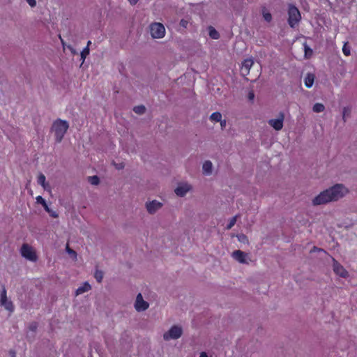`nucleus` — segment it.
Masks as SVG:
<instances>
[{
    "instance_id": "c85d7f7f",
    "label": "nucleus",
    "mask_w": 357,
    "mask_h": 357,
    "mask_svg": "<svg viewBox=\"0 0 357 357\" xmlns=\"http://www.w3.org/2000/svg\"><path fill=\"white\" fill-rule=\"evenodd\" d=\"M263 17H264V20L268 22H271L272 20L271 14L265 10H263Z\"/></svg>"
},
{
    "instance_id": "7ed1b4c3",
    "label": "nucleus",
    "mask_w": 357,
    "mask_h": 357,
    "mask_svg": "<svg viewBox=\"0 0 357 357\" xmlns=\"http://www.w3.org/2000/svg\"><path fill=\"white\" fill-rule=\"evenodd\" d=\"M301 20L299 10L294 5L289 4L288 7V24L291 28H295Z\"/></svg>"
},
{
    "instance_id": "a211bd4d",
    "label": "nucleus",
    "mask_w": 357,
    "mask_h": 357,
    "mask_svg": "<svg viewBox=\"0 0 357 357\" xmlns=\"http://www.w3.org/2000/svg\"><path fill=\"white\" fill-rule=\"evenodd\" d=\"M209 119L211 121L219 122L221 121L222 114L218 112H215L211 114Z\"/></svg>"
},
{
    "instance_id": "c756f323",
    "label": "nucleus",
    "mask_w": 357,
    "mask_h": 357,
    "mask_svg": "<svg viewBox=\"0 0 357 357\" xmlns=\"http://www.w3.org/2000/svg\"><path fill=\"white\" fill-rule=\"evenodd\" d=\"M304 50L305 56H307L308 55L310 56L312 54V49L310 47H308L306 44L304 45Z\"/></svg>"
},
{
    "instance_id": "e433bc0d",
    "label": "nucleus",
    "mask_w": 357,
    "mask_h": 357,
    "mask_svg": "<svg viewBox=\"0 0 357 357\" xmlns=\"http://www.w3.org/2000/svg\"><path fill=\"white\" fill-rule=\"evenodd\" d=\"M219 122L220 123L221 128L224 129L227 126V121L221 119V121Z\"/></svg>"
},
{
    "instance_id": "49530a36",
    "label": "nucleus",
    "mask_w": 357,
    "mask_h": 357,
    "mask_svg": "<svg viewBox=\"0 0 357 357\" xmlns=\"http://www.w3.org/2000/svg\"><path fill=\"white\" fill-rule=\"evenodd\" d=\"M91 44V42L90 40L88 41L86 47H89V45Z\"/></svg>"
},
{
    "instance_id": "4be33fe9",
    "label": "nucleus",
    "mask_w": 357,
    "mask_h": 357,
    "mask_svg": "<svg viewBox=\"0 0 357 357\" xmlns=\"http://www.w3.org/2000/svg\"><path fill=\"white\" fill-rule=\"evenodd\" d=\"M146 108L143 105H139L134 107L133 111L138 114H142L145 112Z\"/></svg>"
},
{
    "instance_id": "9b49d317",
    "label": "nucleus",
    "mask_w": 357,
    "mask_h": 357,
    "mask_svg": "<svg viewBox=\"0 0 357 357\" xmlns=\"http://www.w3.org/2000/svg\"><path fill=\"white\" fill-rule=\"evenodd\" d=\"M232 257L241 264H248L251 261L248 255L241 250H235L231 254Z\"/></svg>"
},
{
    "instance_id": "473e14b6",
    "label": "nucleus",
    "mask_w": 357,
    "mask_h": 357,
    "mask_svg": "<svg viewBox=\"0 0 357 357\" xmlns=\"http://www.w3.org/2000/svg\"><path fill=\"white\" fill-rule=\"evenodd\" d=\"M66 251L72 257H77L76 252L74 250H73L72 249H70L68 245L66 247Z\"/></svg>"
},
{
    "instance_id": "09e8293b",
    "label": "nucleus",
    "mask_w": 357,
    "mask_h": 357,
    "mask_svg": "<svg viewBox=\"0 0 357 357\" xmlns=\"http://www.w3.org/2000/svg\"><path fill=\"white\" fill-rule=\"evenodd\" d=\"M122 167H123V166H121V165H119V167H117L118 169H121Z\"/></svg>"
},
{
    "instance_id": "dca6fc26",
    "label": "nucleus",
    "mask_w": 357,
    "mask_h": 357,
    "mask_svg": "<svg viewBox=\"0 0 357 357\" xmlns=\"http://www.w3.org/2000/svg\"><path fill=\"white\" fill-rule=\"evenodd\" d=\"M202 172L205 176H210L213 172V164L211 161L206 160L202 165Z\"/></svg>"
},
{
    "instance_id": "f8f14e48",
    "label": "nucleus",
    "mask_w": 357,
    "mask_h": 357,
    "mask_svg": "<svg viewBox=\"0 0 357 357\" xmlns=\"http://www.w3.org/2000/svg\"><path fill=\"white\" fill-rule=\"evenodd\" d=\"M162 206V204L157 200H153L146 203V208L150 214H154L160 209Z\"/></svg>"
},
{
    "instance_id": "6e6552de",
    "label": "nucleus",
    "mask_w": 357,
    "mask_h": 357,
    "mask_svg": "<svg viewBox=\"0 0 357 357\" xmlns=\"http://www.w3.org/2000/svg\"><path fill=\"white\" fill-rule=\"evenodd\" d=\"M134 307L137 312H143L149 308V303L144 300L142 294L139 293L136 296Z\"/></svg>"
},
{
    "instance_id": "423d86ee",
    "label": "nucleus",
    "mask_w": 357,
    "mask_h": 357,
    "mask_svg": "<svg viewBox=\"0 0 357 357\" xmlns=\"http://www.w3.org/2000/svg\"><path fill=\"white\" fill-rule=\"evenodd\" d=\"M0 306L10 312L14 310L13 302L7 297V291L5 287L2 289L0 294Z\"/></svg>"
},
{
    "instance_id": "f257e3e1",
    "label": "nucleus",
    "mask_w": 357,
    "mask_h": 357,
    "mask_svg": "<svg viewBox=\"0 0 357 357\" xmlns=\"http://www.w3.org/2000/svg\"><path fill=\"white\" fill-rule=\"evenodd\" d=\"M348 192V189L342 184H335L333 186L321 192L312 200L314 206L326 204L331 202H335L344 197Z\"/></svg>"
},
{
    "instance_id": "0eeeda50",
    "label": "nucleus",
    "mask_w": 357,
    "mask_h": 357,
    "mask_svg": "<svg viewBox=\"0 0 357 357\" xmlns=\"http://www.w3.org/2000/svg\"><path fill=\"white\" fill-rule=\"evenodd\" d=\"M192 189V186L188 182L179 183L174 190L175 194L180 197H185Z\"/></svg>"
},
{
    "instance_id": "de8ad7c7",
    "label": "nucleus",
    "mask_w": 357,
    "mask_h": 357,
    "mask_svg": "<svg viewBox=\"0 0 357 357\" xmlns=\"http://www.w3.org/2000/svg\"><path fill=\"white\" fill-rule=\"evenodd\" d=\"M122 167H123V166H121V165H119V167H117L118 169H121Z\"/></svg>"
},
{
    "instance_id": "393cba45",
    "label": "nucleus",
    "mask_w": 357,
    "mask_h": 357,
    "mask_svg": "<svg viewBox=\"0 0 357 357\" xmlns=\"http://www.w3.org/2000/svg\"><path fill=\"white\" fill-rule=\"evenodd\" d=\"M236 220H237V215H236V216L233 217L232 218H231L230 220H229V224L227 226V229H231L234 226V225L236 224Z\"/></svg>"
},
{
    "instance_id": "7c9ffc66",
    "label": "nucleus",
    "mask_w": 357,
    "mask_h": 357,
    "mask_svg": "<svg viewBox=\"0 0 357 357\" xmlns=\"http://www.w3.org/2000/svg\"><path fill=\"white\" fill-rule=\"evenodd\" d=\"M36 202L40 204L43 207L47 205L46 201L41 196L36 197Z\"/></svg>"
},
{
    "instance_id": "ddd939ff",
    "label": "nucleus",
    "mask_w": 357,
    "mask_h": 357,
    "mask_svg": "<svg viewBox=\"0 0 357 357\" xmlns=\"http://www.w3.org/2000/svg\"><path fill=\"white\" fill-rule=\"evenodd\" d=\"M333 271L335 273V274L342 278H347L348 276V272L346 271V269L340 263L335 260V259H333Z\"/></svg>"
},
{
    "instance_id": "4468645a",
    "label": "nucleus",
    "mask_w": 357,
    "mask_h": 357,
    "mask_svg": "<svg viewBox=\"0 0 357 357\" xmlns=\"http://www.w3.org/2000/svg\"><path fill=\"white\" fill-rule=\"evenodd\" d=\"M253 63H254V61H253L252 59L250 58V59H247L244 60V61L243 62L242 68H241L242 74L243 75H247L249 74L250 70L252 68V66H253Z\"/></svg>"
},
{
    "instance_id": "5701e85b",
    "label": "nucleus",
    "mask_w": 357,
    "mask_h": 357,
    "mask_svg": "<svg viewBox=\"0 0 357 357\" xmlns=\"http://www.w3.org/2000/svg\"><path fill=\"white\" fill-rule=\"evenodd\" d=\"M89 54V47H86L84 48V50L81 52L80 56L81 59L82 60V62L84 61L86 57Z\"/></svg>"
},
{
    "instance_id": "9d476101",
    "label": "nucleus",
    "mask_w": 357,
    "mask_h": 357,
    "mask_svg": "<svg viewBox=\"0 0 357 357\" xmlns=\"http://www.w3.org/2000/svg\"><path fill=\"white\" fill-rule=\"evenodd\" d=\"M284 120V115L283 113H280L278 118L271 119L268 120V123L273 129L277 131L281 130L283 128V123Z\"/></svg>"
},
{
    "instance_id": "37998d69",
    "label": "nucleus",
    "mask_w": 357,
    "mask_h": 357,
    "mask_svg": "<svg viewBox=\"0 0 357 357\" xmlns=\"http://www.w3.org/2000/svg\"><path fill=\"white\" fill-rule=\"evenodd\" d=\"M181 24L182 26H185V24H187V22L185 20H181Z\"/></svg>"
},
{
    "instance_id": "c9c22d12",
    "label": "nucleus",
    "mask_w": 357,
    "mask_h": 357,
    "mask_svg": "<svg viewBox=\"0 0 357 357\" xmlns=\"http://www.w3.org/2000/svg\"><path fill=\"white\" fill-rule=\"evenodd\" d=\"M41 186L43 188V189L45 190H47V191H49V192L51 191V188H50V185H49V183L45 182V185H42Z\"/></svg>"
},
{
    "instance_id": "2eb2a0df",
    "label": "nucleus",
    "mask_w": 357,
    "mask_h": 357,
    "mask_svg": "<svg viewBox=\"0 0 357 357\" xmlns=\"http://www.w3.org/2000/svg\"><path fill=\"white\" fill-rule=\"evenodd\" d=\"M91 289V286L88 282H84L80 287H79L75 291V296L83 294L88 292Z\"/></svg>"
},
{
    "instance_id": "a19ab883",
    "label": "nucleus",
    "mask_w": 357,
    "mask_h": 357,
    "mask_svg": "<svg viewBox=\"0 0 357 357\" xmlns=\"http://www.w3.org/2000/svg\"><path fill=\"white\" fill-rule=\"evenodd\" d=\"M130 4L135 5L137 3L138 0H128Z\"/></svg>"
},
{
    "instance_id": "ea45409f",
    "label": "nucleus",
    "mask_w": 357,
    "mask_h": 357,
    "mask_svg": "<svg viewBox=\"0 0 357 357\" xmlns=\"http://www.w3.org/2000/svg\"><path fill=\"white\" fill-rule=\"evenodd\" d=\"M10 357H15V351L13 350H10Z\"/></svg>"
},
{
    "instance_id": "72a5a7b5",
    "label": "nucleus",
    "mask_w": 357,
    "mask_h": 357,
    "mask_svg": "<svg viewBox=\"0 0 357 357\" xmlns=\"http://www.w3.org/2000/svg\"><path fill=\"white\" fill-rule=\"evenodd\" d=\"M37 327H38L37 323L33 322L29 326V330L31 331L32 332H35L37 329Z\"/></svg>"
},
{
    "instance_id": "1a4fd4ad",
    "label": "nucleus",
    "mask_w": 357,
    "mask_h": 357,
    "mask_svg": "<svg viewBox=\"0 0 357 357\" xmlns=\"http://www.w3.org/2000/svg\"><path fill=\"white\" fill-rule=\"evenodd\" d=\"M182 335V328L178 326H173L168 332L163 335V338L165 340L171 339H178Z\"/></svg>"
},
{
    "instance_id": "bb28decb",
    "label": "nucleus",
    "mask_w": 357,
    "mask_h": 357,
    "mask_svg": "<svg viewBox=\"0 0 357 357\" xmlns=\"http://www.w3.org/2000/svg\"><path fill=\"white\" fill-rule=\"evenodd\" d=\"M342 52L345 56L350 55V47L348 46V43H345L342 47Z\"/></svg>"
},
{
    "instance_id": "c03bdc74",
    "label": "nucleus",
    "mask_w": 357,
    "mask_h": 357,
    "mask_svg": "<svg viewBox=\"0 0 357 357\" xmlns=\"http://www.w3.org/2000/svg\"><path fill=\"white\" fill-rule=\"evenodd\" d=\"M199 357H208L206 354L205 352H202L201 354H200V356Z\"/></svg>"
},
{
    "instance_id": "aec40b11",
    "label": "nucleus",
    "mask_w": 357,
    "mask_h": 357,
    "mask_svg": "<svg viewBox=\"0 0 357 357\" xmlns=\"http://www.w3.org/2000/svg\"><path fill=\"white\" fill-rule=\"evenodd\" d=\"M324 109H325V107L321 103H316L314 105V106L312 107L313 112H314L316 113L321 112L324 110Z\"/></svg>"
},
{
    "instance_id": "4c0bfd02",
    "label": "nucleus",
    "mask_w": 357,
    "mask_h": 357,
    "mask_svg": "<svg viewBox=\"0 0 357 357\" xmlns=\"http://www.w3.org/2000/svg\"><path fill=\"white\" fill-rule=\"evenodd\" d=\"M248 98L250 100H253L255 98V94L253 91H250L248 94Z\"/></svg>"
},
{
    "instance_id": "412c9836",
    "label": "nucleus",
    "mask_w": 357,
    "mask_h": 357,
    "mask_svg": "<svg viewBox=\"0 0 357 357\" xmlns=\"http://www.w3.org/2000/svg\"><path fill=\"white\" fill-rule=\"evenodd\" d=\"M103 276H104V274H103V272L102 271H100V270H96L95 273H94V278H96V280H97L98 282H101L102 279H103Z\"/></svg>"
},
{
    "instance_id": "58836bf2",
    "label": "nucleus",
    "mask_w": 357,
    "mask_h": 357,
    "mask_svg": "<svg viewBox=\"0 0 357 357\" xmlns=\"http://www.w3.org/2000/svg\"><path fill=\"white\" fill-rule=\"evenodd\" d=\"M246 239V236L245 235H241L238 236V240L240 241H244Z\"/></svg>"
},
{
    "instance_id": "f03ea898",
    "label": "nucleus",
    "mask_w": 357,
    "mask_h": 357,
    "mask_svg": "<svg viewBox=\"0 0 357 357\" xmlns=\"http://www.w3.org/2000/svg\"><path fill=\"white\" fill-rule=\"evenodd\" d=\"M68 128V123L64 120L57 119L53 123L52 130L54 132L56 141L57 142H61Z\"/></svg>"
},
{
    "instance_id": "6ab92c4d",
    "label": "nucleus",
    "mask_w": 357,
    "mask_h": 357,
    "mask_svg": "<svg viewBox=\"0 0 357 357\" xmlns=\"http://www.w3.org/2000/svg\"><path fill=\"white\" fill-rule=\"evenodd\" d=\"M208 34L213 39H218L220 37L219 33L212 26L208 28Z\"/></svg>"
},
{
    "instance_id": "a878e982",
    "label": "nucleus",
    "mask_w": 357,
    "mask_h": 357,
    "mask_svg": "<svg viewBox=\"0 0 357 357\" xmlns=\"http://www.w3.org/2000/svg\"><path fill=\"white\" fill-rule=\"evenodd\" d=\"M89 181L91 184L96 185L99 183V178L96 176H90L89 177Z\"/></svg>"
},
{
    "instance_id": "cd10ccee",
    "label": "nucleus",
    "mask_w": 357,
    "mask_h": 357,
    "mask_svg": "<svg viewBox=\"0 0 357 357\" xmlns=\"http://www.w3.org/2000/svg\"><path fill=\"white\" fill-rule=\"evenodd\" d=\"M45 181H46V178H45V175L43 174H40L38 176V183L40 184V185H45V183L46 182Z\"/></svg>"
},
{
    "instance_id": "79ce46f5",
    "label": "nucleus",
    "mask_w": 357,
    "mask_h": 357,
    "mask_svg": "<svg viewBox=\"0 0 357 357\" xmlns=\"http://www.w3.org/2000/svg\"><path fill=\"white\" fill-rule=\"evenodd\" d=\"M315 250H317L319 252H324V250L322 249H318L316 247H314L313 250L312 251H315Z\"/></svg>"
},
{
    "instance_id": "20e7f679",
    "label": "nucleus",
    "mask_w": 357,
    "mask_h": 357,
    "mask_svg": "<svg viewBox=\"0 0 357 357\" xmlns=\"http://www.w3.org/2000/svg\"><path fill=\"white\" fill-rule=\"evenodd\" d=\"M150 33L153 38H162L165 35V28L160 22H154L150 25Z\"/></svg>"
},
{
    "instance_id": "a18cd8bd",
    "label": "nucleus",
    "mask_w": 357,
    "mask_h": 357,
    "mask_svg": "<svg viewBox=\"0 0 357 357\" xmlns=\"http://www.w3.org/2000/svg\"><path fill=\"white\" fill-rule=\"evenodd\" d=\"M68 48L70 50V51L72 52V53H73V54H76V51H75L73 48H72V47H68Z\"/></svg>"
},
{
    "instance_id": "39448f33",
    "label": "nucleus",
    "mask_w": 357,
    "mask_h": 357,
    "mask_svg": "<svg viewBox=\"0 0 357 357\" xmlns=\"http://www.w3.org/2000/svg\"><path fill=\"white\" fill-rule=\"evenodd\" d=\"M20 252L23 257L31 261H36L37 260V255L34 249L28 244L22 245Z\"/></svg>"
},
{
    "instance_id": "f3484780",
    "label": "nucleus",
    "mask_w": 357,
    "mask_h": 357,
    "mask_svg": "<svg viewBox=\"0 0 357 357\" xmlns=\"http://www.w3.org/2000/svg\"><path fill=\"white\" fill-rule=\"evenodd\" d=\"M315 76L312 73H307L304 78V84L307 88H311L313 86Z\"/></svg>"
},
{
    "instance_id": "b1692460",
    "label": "nucleus",
    "mask_w": 357,
    "mask_h": 357,
    "mask_svg": "<svg viewBox=\"0 0 357 357\" xmlns=\"http://www.w3.org/2000/svg\"><path fill=\"white\" fill-rule=\"evenodd\" d=\"M44 209L50 214V215L52 218H57L58 217V214L56 211H54L52 210H51L49 206L47 205H45L44 207Z\"/></svg>"
},
{
    "instance_id": "f704fd0d",
    "label": "nucleus",
    "mask_w": 357,
    "mask_h": 357,
    "mask_svg": "<svg viewBox=\"0 0 357 357\" xmlns=\"http://www.w3.org/2000/svg\"><path fill=\"white\" fill-rule=\"evenodd\" d=\"M28 4L31 7L33 8L36 6V0H26Z\"/></svg>"
},
{
    "instance_id": "2f4dec72",
    "label": "nucleus",
    "mask_w": 357,
    "mask_h": 357,
    "mask_svg": "<svg viewBox=\"0 0 357 357\" xmlns=\"http://www.w3.org/2000/svg\"><path fill=\"white\" fill-rule=\"evenodd\" d=\"M349 112H350V111H349V109L348 108L344 107L343 109L342 118H343L344 121H346V117H347V115H349Z\"/></svg>"
}]
</instances>
